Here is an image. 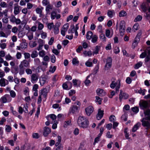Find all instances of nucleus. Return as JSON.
Listing matches in <instances>:
<instances>
[{"label":"nucleus","mask_w":150,"mask_h":150,"mask_svg":"<svg viewBox=\"0 0 150 150\" xmlns=\"http://www.w3.org/2000/svg\"><path fill=\"white\" fill-rule=\"evenodd\" d=\"M144 113L145 117L141 120L142 125L144 127H146L148 129L150 128V110L147 109L144 110Z\"/></svg>","instance_id":"nucleus-1"},{"label":"nucleus","mask_w":150,"mask_h":150,"mask_svg":"<svg viewBox=\"0 0 150 150\" xmlns=\"http://www.w3.org/2000/svg\"><path fill=\"white\" fill-rule=\"evenodd\" d=\"M77 123L79 126L83 128L88 127L89 122L88 119L83 116H79L78 119Z\"/></svg>","instance_id":"nucleus-2"},{"label":"nucleus","mask_w":150,"mask_h":150,"mask_svg":"<svg viewBox=\"0 0 150 150\" xmlns=\"http://www.w3.org/2000/svg\"><path fill=\"white\" fill-rule=\"evenodd\" d=\"M125 30V22L124 21H121L119 24V31L120 35L122 36Z\"/></svg>","instance_id":"nucleus-3"},{"label":"nucleus","mask_w":150,"mask_h":150,"mask_svg":"<svg viewBox=\"0 0 150 150\" xmlns=\"http://www.w3.org/2000/svg\"><path fill=\"white\" fill-rule=\"evenodd\" d=\"M112 59L110 57L108 58L106 60V63L105 66V70H108L110 69L112 66Z\"/></svg>","instance_id":"nucleus-4"},{"label":"nucleus","mask_w":150,"mask_h":150,"mask_svg":"<svg viewBox=\"0 0 150 150\" xmlns=\"http://www.w3.org/2000/svg\"><path fill=\"white\" fill-rule=\"evenodd\" d=\"M39 76L36 74H33L31 76L30 81L33 83H36L38 79Z\"/></svg>","instance_id":"nucleus-5"},{"label":"nucleus","mask_w":150,"mask_h":150,"mask_svg":"<svg viewBox=\"0 0 150 150\" xmlns=\"http://www.w3.org/2000/svg\"><path fill=\"white\" fill-rule=\"evenodd\" d=\"M128 95L125 93H123L122 90H120V94L119 95V99L121 101L123 98L126 99L128 98Z\"/></svg>","instance_id":"nucleus-6"},{"label":"nucleus","mask_w":150,"mask_h":150,"mask_svg":"<svg viewBox=\"0 0 150 150\" xmlns=\"http://www.w3.org/2000/svg\"><path fill=\"white\" fill-rule=\"evenodd\" d=\"M79 109V107L76 105H73L71 106L69 109V113L74 114L77 112Z\"/></svg>","instance_id":"nucleus-7"},{"label":"nucleus","mask_w":150,"mask_h":150,"mask_svg":"<svg viewBox=\"0 0 150 150\" xmlns=\"http://www.w3.org/2000/svg\"><path fill=\"white\" fill-rule=\"evenodd\" d=\"M19 65L23 68H28L30 67V63L26 60L24 59L21 62Z\"/></svg>","instance_id":"nucleus-8"},{"label":"nucleus","mask_w":150,"mask_h":150,"mask_svg":"<svg viewBox=\"0 0 150 150\" xmlns=\"http://www.w3.org/2000/svg\"><path fill=\"white\" fill-rule=\"evenodd\" d=\"M20 7V6H18L17 3L14 4V13L15 15H16L20 13V10L19 8Z\"/></svg>","instance_id":"nucleus-9"},{"label":"nucleus","mask_w":150,"mask_h":150,"mask_svg":"<svg viewBox=\"0 0 150 150\" xmlns=\"http://www.w3.org/2000/svg\"><path fill=\"white\" fill-rule=\"evenodd\" d=\"M94 109L92 106H89L85 109V112L88 116H90L92 113Z\"/></svg>","instance_id":"nucleus-10"},{"label":"nucleus","mask_w":150,"mask_h":150,"mask_svg":"<svg viewBox=\"0 0 150 150\" xmlns=\"http://www.w3.org/2000/svg\"><path fill=\"white\" fill-rule=\"evenodd\" d=\"M51 132V129L47 127H45L44 128L43 135L45 137H47Z\"/></svg>","instance_id":"nucleus-11"},{"label":"nucleus","mask_w":150,"mask_h":150,"mask_svg":"<svg viewBox=\"0 0 150 150\" xmlns=\"http://www.w3.org/2000/svg\"><path fill=\"white\" fill-rule=\"evenodd\" d=\"M9 83L8 80L4 78H1L0 80V85L1 87H4Z\"/></svg>","instance_id":"nucleus-12"},{"label":"nucleus","mask_w":150,"mask_h":150,"mask_svg":"<svg viewBox=\"0 0 150 150\" xmlns=\"http://www.w3.org/2000/svg\"><path fill=\"white\" fill-rule=\"evenodd\" d=\"M103 111L99 109L98 114L96 115V118L98 120H100L103 117Z\"/></svg>","instance_id":"nucleus-13"},{"label":"nucleus","mask_w":150,"mask_h":150,"mask_svg":"<svg viewBox=\"0 0 150 150\" xmlns=\"http://www.w3.org/2000/svg\"><path fill=\"white\" fill-rule=\"evenodd\" d=\"M96 92L98 95L102 96L106 94L105 92L103 89L98 88L96 90Z\"/></svg>","instance_id":"nucleus-14"},{"label":"nucleus","mask_w":150,"mask_h":150,"mask_svg":"<svg viewBox=\"0 0 150 150\" xmlns=\"http://www.w3.org/2000/svg\"><path fill=\"white\" fill-rule=\"evenodd\" d=\"M43 9V8L42 7L41 8H37L35 9V11L36 13L39 15V17H42L43 16L42 12Z\"/></svg>","instance_id":"nucleus-15"},{"label":"nucleus","mask_w":150,"mask_h":150,"mask_svg":"<svg viewBox=\"0 0 150 150\" xmlns=\"http://www.w3.org/2000/svg\"><path fill=\"white\" fill-rule=\"evenodd\" d=\"M139 40V38L137 36L135 38L134 41L132 44V46L134 48H135L137 45Z\"/></svg>","instance_id":"nucleus-16"},{"label":"nucleus","mask_w":150,"mask_h":150,"mask_svg":"<svg viewBox=\"0 0 150 150\" xmlns=\"http://www.w3.org/2000/svg\"><path fill=\"white\" fill-rule=\"evenodd\" d=\"M43 40L40 39H39L38 40V42L39 43L38 46L37 48V50H39L42 49V47L43 45Z\"/></svg>","instance_id":"nucleus-17"},{"label":"nucleus","mask_w":150,"mask_h":150,"mask_svg":"<svg viewBox=\"0 0 150 150\" xmlns=\"http://www.w3.org/2000/svg\"><path fill=\"white\" fill-rule=\"evenodd\" d=\"M115 14V12L114 10H108V11L107 15L109 17L112 18Z\"/></svg>","instance_id":"nucleus-18"},{"label":"nucleus","mask_w":150,"mask_h":150,"mask_svg":"<svg viewBox=\"0 0 150 150\" xmlns=\"http://www.w3.org/2000/svg\"><path fill=\"white\" fill-rule=\"evenodd\" d=\"M148 106V103L145 101L142 102L140 104V107L143 109L146 108Z\"/></svg>","instance_id":"nucleus-19"},{"label":"nucleus","mask_w":150,"mask_h":150,"mask_svg":"<svg viewBox=\"0 0 150 150\" xmlns=\"http://www.w3.org/2000/svg\"><path fill=\"white\" fill-rule=\"evenodd\" d=\"M93 33L91 31H88L87 32L86 34V38L87 40H90L92 37L93 36Z\"/></svg>","instance_id":"nucleus-20"},{"label":"nucleus","mask_w":150,"mask_h":150,"mask_svg":"<svg viewBox=\"0 0 150 150\" xmlns=\"http://www.w3.org/2000/svg\"><path fill=\"white\" fill-rule=\"evenodd\" d=\"M140 125V124L139 122L137 123L133 126L132 129V131L133 132H135L138 129Z\"/></svg>","instance_id":"nucleus-21"},{"label":"nucleus","mask_w":150,"mask_h":150,"mask_svg":"<svg viewBox=\"0 0 150 150\" xmlns=\"http://www.w3.org/2000/svg\"><path fill=\"white\" fill-rule=\"evenodd\" d=\"M36 23H38V29L39 30H42L44 28V25L43 24L41 23L40 22L36 21L35 22Z\"/></svg>","instance_id":"nucleus-22"},{"label":"nucleus","mask_w":150,"mask_h":150,"mask_svg":"<svg viewBox=\"0 0 150 150\" xmlns=\"http://www.w3.org/2000/svg\"><path fill=\"white\" fill-rule=\"evenodd\" d=\"M120 86V80L118 79L117 81V85L116 87L115 90L116 92L117 93L119 91V88Z\"/></svg>","instance_id":"nucleus-23"},{"label":"nucleus","mask_w":150,"mask_h":150,"mask_svg":"<svg viewBox=\"0 0 150 150\" xmlns=\"http://www.w3.org/2000/svg\"><path fill=\"white\" fill-rule=\"evenodd\" d=\"M38 55V53L36 50L33 51L31 54V56L33 58L37 57Z\"/></svg>","instance_id":"nucleus-24"},{"label":"nucleus","mask_w":150,"mask_h":150,"mask_svg":"<svg viewBox=\"0 0 150 150\" xmlns=\"http://www.w3.org/2000/svg\"><path fill=\"white\" fill-rule=\"evenodd\" d=\"M53 6L49 4L47 5L46 7L45 10L47 13L50 12L52 9Z\"/></svg>","instance_id":"nucleus-25"},{"label":"nucleus","mask_w":150,"mask_h":150,"mask_svg":"<svg viewBox=\"0 0 150 150\" xmlns=\"http://www.w3.org/2000/svg\"><path fill=\"white\" fill-rule=\"evenodd\" d=\"M19 73L20 75H22L24 74L25 71V68L22 67L20 65L19 66Z\"/></svg>","instance_id":"nucleus-26"},{"label":"nucleus","mask_w":150,"mask_h":150,"mask_svg":"<svg viewBox=\"0 0 150 150\" xmlns=\"http://www.w3.org/2000/svg\"><path fill=\"white\" fill-rule=\"evenodd\" d=\"M46 79L45 78H42L40 79V83L41 86H43L46 83Z\"/></svg>","instance_id":"nucleus-27"},{"label":"nucleus","mask_w":150,"mask_h":150,"mask_svg":"<svg viewBox=\"0 0 150 150\" xmlns=\"http://www.w3.org/2000/svg\"><path fill=\"white\" fill-rule=\"evenodd\" d=\"M71 121L70 120L65 121L64 123V127H67L68 126L71 125Z\"/></svg>","instance_id":"nucleus-28"},{"label":"nucleus","mask_w":150,"mask_h":150,"mask_svg":"<svg viewBox=\"0 0 150 150\" xmlns=\"http://www.w3.org/2000/svg\"><path fill=\"white\" fill-rule=\"evenodd\" d=\"M91 39H92L91 42L93 43H94L96 42L97 41L98 37L97 35H94L92 37Z\"/></svg>","instance_id":"nucleus-29"},{"label":"nucleus","mask_w":150,"mask_h":150,"mask_svg":"<svg viewBox=\"0 0 150 150\" xmlns=\"http://www.w3.org/2000/svg\"><path fill=\"white\" fill-rule=\"evenodd\" d=\"M47 90L46 88L43 89L41 91V95H43L45 97H46L47 96Z\"/></svg>","instance_id":"nucleus-30"},{"label":"nucleus","mask_w":150,"mask_h":150,"mask_svg":"<svg viewBox=\"0 0 150 150\" xmlns=\"http://www.w3.org/2000/svg\"><path fill=\"white\" fill-rule=\"evenodd\" d=\"M142 62H138L135 65L134 67V69H138L142 66Z\"/></svg>","instance_id":"nucleus-31"},{"label":"nucleus","mask_w":150,"mask_h":150,"mask_svg":"<svg viewBox=\"0 0 150 150\" xmlns=\"http://www.w3.org/2000/svg\"><path fill=\"white\" fill-rule=\"evenodd\" d=\"M5 59L6 60H13L14 59V58L13 57H12L9 54H8L6 55L5 57Z\"/></svg>","instance_id":"nucleus-32"},{"label":"nucleus","mask_w":150,"mask_h":150,"mask_svg":"<svg viewBox=\"0 0 150 150\" xmlns=\"http://www.w3.org/2000/svg\"><path fill=\"white\" fill-rule=\"evenodd\" d=\"M127 15V13L124 11H121L119 13V16L121 17H124L126 16Z\"/></svg>","instance_id":"nucleus-33"},{"label":"nucleus","mask_w":150,"mask_h":150,"mask_svg":"<svg viewBox=\"0 0 150 150\" xmlns=\"http://www.w3.org/2000/svg\"><path fill=\"white\" fill-rule=\"evenodd\" d=\"M127 130L128 129L127 128H125L124 131V133L126 138L127 139H128L129 138V133L127 132Z\"/></svg>","instance_id":"nucleus-34"},{"label":"nucleus","mask_w":150,"mask_h":150,"mask_svg":"<svg viewBox=\"0 0 150 150\" xmlns=\"http://www.w3.org/2000/svg\"><path fill=\"white\" fill-rule=\"evenodd\" d=\"M0 101L3 103L7 102L5 95L1 98Z\"/></svg>","instance_id":"nucleus-35"},{"label":"nucleus","mask_w":150,"mask_h":150,"mask_svg":"<svg viewBox=\"0 0 150 150\" xmlns=\"http://www.w3.org/2000/svg\"><path fill=\"white\" fill-rule=\"evenodd\" d=\"M83 54L85 57H86L87 56H90L92 54L91 52V51L88 52L85 51L84 52Z\"/></svg>","instance_id":"nucleus-36"},{"label":"nucleus","mask_w":150,"mask_h":150,"mask_svg":"<svg viewBox=\"0 0 150 150\" xmlns=\"http://www.w3.org/2000/svg\"><path fill=\"white\" fill-rule=\"evenodd\" d=\"M2 22L5 23H8V20L7 18V14H6L4 17L2 19Z\"/></svg>","instance_id":"nucleus-37"},{"label":"nucleus","mask_w":150,"mask_h":150,"mask_svg":"<svg viewBox=\"0 0 150 150\" xmlns=\"http://www.w3.org/2000/svg\"><path fill=\"white\" fill-rule=\"evenodd\" d=\"M56 15L57 13L54 11H53L51 14V19L52 20L56 18Z\"/></svg>","instance_id":"nucleus-38"},{"label":"nucleus","mask_w":150,"mask_h":150,"mask_svg":"<svg viewBox=\"0 0 150 150\" xmlns=\"http://www.w3.org/2000/svg\"><path fill=\"white\" fill-rule=\"evenodd\" d=\"M96 102H98L99 104H101L102 100H103L102 98H100L98 96H96Z\"/></svg>","instance_id":"nucleus-39"},{"label":"nucleus","mask_w":150,"mask_h":150,"mask_svg":"<svg viewBox=\"0 0 150 150\" xmlns=\"http://www.w3.org/2000/svg\"><path fill=\"white\" fill-rule=\"evenodd\" d=\"M79 62L78 60L76 58H74L73 59L72 61V63L73 65H77L79 64Z\"/></svg>","instance_id":"nucleus-40"},{"label":"nucleus","mask_w":150,"mask_h":150,"mask_svg":"<svg viewBox=\"0 0 150 150\" xmlns=\"http://www.w3.org/2000/svg\"><path fill=\"white\" fill-rule=\"evenodd\" d=\"M91 59H89V60L86 62L85 63V65L87 67H91L93 66V64L91 62L89 61Z\"/></svg>","instance_id":"nucleus-41"},{"label":"nucleus","mask_w":150,"mask_h":150,"mask_svg":"<svg viewBox=\"0 0 150 150\" xmlns=\"http://www.w3.org/2000/svg\"><path fill=\"white\" fill-rule=\"evenodd\" d=\"M89 75L87 77L86 80L84 81V83L86 86H88L89 84L91 83L90 81L88 79V78L90 77Z\"/></svg>","instance_id":"nucleus-42"},{"label":"nucleus","mask_w":150,"mask_h":150,"mask_svg":"<svg viewBox=\"0 0 150 150\" xmlns=\"http://www.w3.org/2000/svg\"><path fill=\"white\" fill-rule=\"evenodd\" d=\"M50 117L52 120V123L54 122H55L56 121V119L57 117L56 115H55L54 114H52L50 115Z\"/></svg>","instance_id":"nucleus-43"},{"label":"nucleus","mask_w":150,"mask_h":150,"mask_svg":"<svg viewBox=\"0 0 150 150\" xmlns=\"http://www.w3.org/2000/svg\"><path fill=\"white\" fill-rule=\"evenodd\" d=\"M71 29H69L68 30V33H74L75 31V26L74 25H73L71 26Z\"/></svg>","instance_id":"nucleus-44"},{"label":"nucleus","mask_w":150,"mask_h":150,"mask_svg":"<svg viewBox=\"0 0 150 150\" xmlns=\"http://www.w3.org/2000/svg\"><path fill=\"white\" fill-rule=\"evenodd\" d=\"M117 85V81L116 82L114 81H112L110 85V87L113 89L115 88V86H116Z\"/></svg>","instance_id":"nucleus-45"},{"label":"nucleus","mask_w":150,"mask_h":150,"mask_svg":"<svg viewBox=\"0 0 150 150\" xmlns=\"http://www.w3.org/2000/svg\"><path fill=\"white\" fill-rule=\"evenodd\" d=\"M142 17L140 15H138L135 18L134 20V21L135 22H137L139 21L142 20Z\"/></svg>","instance_id":"nucleus-46"},{"label":"nucleus","mask_w":150,"mask_h":150,"mask_svg":"<svg viewBox=\"0 0 150 150\" xmlns=\"http://www.w3.org/2000/svg\"><path fill=\"white\" fill-rule=\"evenodd\" d=\"M41 37L42 39H45L47 37V33L43 31H42L41 34Z\"/></svg>","instance_id":"nucleus-47"},{"label":"nucleus","mask_w":150,"mask_h":150,"mask_svg":"<svg viewBox=\"0 0 150 150\" xmlns=\"http://www.w3.org/2000/svg\"><path fill=\"white\" fill-rule=\"evenodd\" d=\"M21 47L22 49H25L27 47V44L25 43L22 42L20 44Z\"/></svg>","instance_id":"nucleus-48"},{"label":"nucleus","mask_w":150,"mask_h":150,"mask_svg":"<svg viewBox=\"0 0 150 150\" xmlns=\"http://www.w3.org/2000/svg\"><path fill=\"white\" fill-rule=\"evenodd\" d=\"M39 54L40 57H43L46 54L44 50H42L39 52Z\"/></svg>","instance_id":"nucleus-49"},{"label":"nucleus","mask_w":150,"mask_h":150,"mask_svg":"<svg viewBox=\"0 0 150 150\" xmlns=\"http://www.w3.org/2000/svg\"><path fill=\"white\" fill-rule=\"evenodd\" d=\"M99 69V64L96 65L95 67L93 69V73L94 74H96L98 72Z\"/></svg>","instance_id":"nucleus-50"},{"label":"nucleus","mask_w":150,"mask_h":150,"mask_svg":"<svg viewBox=\"0 0 150 150\" xmlns=\"http://www.w3.org/2000/svg\"><path fill=\"white\" fill-rule=\"evenodd\" d=\"M56 69V67L54 66L53 67H52L50 66V69L49 70V71L50 72H51L52 73H53L54 72Z\"/></svg>","instance_id":"nucleus-51"},{"label":"nucleus","mask_w":150,"mask_h":150,"mask_svg":"<svg viewBox=\"0 0 150 150\" xmlns=\"http://www.w3.org/2000/svg\"><path fill=\"white\" fill-rule=\"evenodd\" d=\"M100 39L103 41H106V38L104 34L102 33L101 34L100 36Z\"/></svg>","instance_id":"nucleus-52"},{"label":"nucleus","mask_w":150,"mask_h":150,"mask_svg":"<svg viewBox=\"0 0 150 150\" xmlns=\"http://www.w3.org/2000/svg\"><path fill=\"white\" fill-rule=\"evenodd\" d=\"M116 118L114 115L110 116L109 117L110 121L111 122H114Z\"/></svg>","instance_id":"nucleus-53"},{"label":"nucleus","mask_w":150,"mask_h":150,"mask_svg":"<svg viewBox=\"0 0 150 150\" xmlns=\"http://www.w3.org/2000/svg\"><path fill=\"white\" fill-rule=\"evenodd\" d=\"M24 58L25 59H28L30 57V54L29 53L25 52L24 53Z\"/></svg>","instance_id":"nucleus-54"},{"label":"nucleus","mask_w":150,"mask_h":150,"mask_svg":"<svg viewBox=\"0 0 150 150\" xmlns=\"http://www.w3.org/2000/svg\"><path fill=\"white\" fill-rule=\"evenodd\" d=\"M11 129V127L9 125H6L5 126V130L8 132H9Z\"/></svg>","instance_id":"nucleus-55"},{"label":"nucleus","mask_w":150,"mask_h":150,"mask_svg":"<svg viewBox=\"0 0 150 150\" xmlns=\"http://www.w3.org/2000/svg\"><path fill=\"white\" fill-rule=\"evenodd\" d=\"M147 55V52L146 51L142 52L140 55V57L141 58H143L145 57Z\"/></svg>","instance_id":"nucleus-56"},{"label":"nucleus","mask_w":150,"mask_h":150,"mask_svg":"<svg viewBox=\"0 0 150 150\" xmlns=\"http://www.w3.org/2000/svg\"><path fill=\"white\" fill-rule=\"evenodd\" d=\"M110 31L109 30H107L106 31L105 35L107 37L109 38H110L112 37V35H110Z\"/></svg>","instance_id":"nucleus-57"},{"label":"nucleus","mask_w":150,"mask_h":150,"mask_svg":"<svg viewBox=\"0 0 150 150\" xmlns=\"http://www.w3.org/2000/svg\"><path fill=\"white\" fill-rule=\"evenodd\" d=\"M10 94L11 97L14 98L16 96V94L15 91L13 90L10 91Z\"/></svg>","instance_id":"nucleus-58"},{"label":"nucleus","mask_w":150,"mask_h":150,"mask_svg":"<svg viewBox=\"0 0 150 150\" xmlns=\"http://www.w3.org/2000/svg\"><path fill=\"white\" fill-rule=\"evenodd\" d=\"M13 71L16 74H17L18 72V67H14L13 68Z\"/></svg>","instance_id":"nucleus-59"},{"label":"nucleus","mask_w":150,"mask_h":150,"mask_svg":"<svg viewBox=\"0 0 150 150\" xmlns=\"http://www.w3.org/2000/svg\"><path fill=\"white\" fill-rule=\"evenodd\" d=\"M32 137L33 138L35 139H38L39 137L38 134L37 133H33L32 134Z\"/></svg>","instance_id":"nucleus-60"},{"label":"nucleus","mask_w":150,"mask_h":150,"mask_svg":"<svg viewBox=\"0 0 150 150\" xmlns=\"http://www.w3.org/2000/svg\"><path fill=\"white\" fill-rule=\"evenodd\" d=\"M25 71L27 74H32V71L31 69H30L27 68L25 69Z\"/></svg>","instance_id":"nucleus-61"},{"label":"nucleus","mask_w":150,"mask_h":150,"mask_svg":"<svg viewBox=\"0 0 150 150\" xmlns=\"http://www.w3.org/2000/svg\"><path fill=\"white\" fill-rule=\"evenodd\" d=\"M132 111L136 113H137L139 111V108L137 107H133L132 108Z\"/></svg>","instance_id":"nucleus-62"},{"label":"nucleus","mask_w":150,"mask_h":150,"mask_svg":"<svg viewBox=\"0 0 150 150\" xmlns=\"http://www.w3.org/2000/svg\"><path fill=\"white\" fill-rule=\"evenodd\" d=\"M56 59L55 56L54 55H52L51 58V62L52 63H54L56 61Z\"/></svg>","instance_id":"nucleus-63"},{"label":"nucleus","mask_w":150,"mask_h":150,"mask_svg":"<svg viewBox=\"0 0 150 150\" xmlns=\"http://www.w3.org/2000/svg\"><path fill=\"white\" fill-rule=\"evenodd\" d=\"M16 56L17 59H20L22 57L21 54V52H18L17 53Z\"/></svg>","instance_id":"nucleus-64"}]
</instances>
